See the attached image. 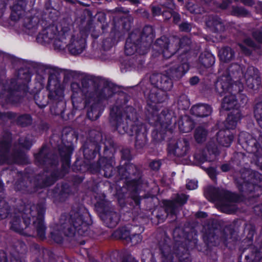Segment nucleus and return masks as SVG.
Masks as SVG:
<instances>
[{"instance_id":"obj_1","label":"nucleus","mask_w":262,"mask_h":262,"mask_svg":"<svg viewBox=\"0 0 262 262\" xmlns=\"http://www.w3.org/2000/svg\"><path fill=\"white\" fill-rule=\"evenodd\" d=\"M110 122L120 134L127 133L130 136L135 134L136 148L141 149L146 144L145 127L138 120L136 112L133 107H126L121 115L115 113L113 108L110 113Z\"/></svg>"},{"instance_id":"obj_2","label":"nucleus","mask_w":262,"mask_h":262,"mask_svg":"<svg viewBox=\"0 0 262 262\" xmlns=\"http://www.w3.org/2000/svg\"><path fill=\"white\" fill-rule=\"evenodd\" d=\"M45 212V207L43 204L36 205L27 204L21 211L11 214L10 229L21 233L29 226L32 220L33 229L36 230L38 236L43 239L46 235V227L43 222Z\"/></svg>"},{"instance_id":"obj_3","label":"nucleus","mask_w":262,"mask_h":262,"mask_svg":"<svg viewBox=\"0 0 262 262\" xmlns=\"http://www.w3.org/2000/svg\"><path fill=\"white\" fill-rule=\"evenodd\" d=\"M189 64L184 61L181 64H174L170 67L166 74L154 73L150 77L151 84L164 92L170 91L173 86L171 77L179 79L189 70Z\"/></svg>"},{"instance_id":"obj_4","label":"nucleus","mask_w":262,"mask_h":262,"mask_svg":"<svg viewBox=\"0 0 262 262\" xmlns=\"http://www.w3.org/2000/svg\"><path fill=\"white\" fill-rule=\"evenodd\" d=\"M54 70L50 67L45 68V72L50 75L47 89L49 91L48 99L51 103L50 110L55 115L63 113L65 106L63 91L60 88L58 81L54 78Z\"/></svg>"},{"instance_id":"obj_5","label":"nucleus","mask_w":262,"mask_h":262,"mask_svg":"<svg viewBox=\"0 0 262 262\" xmlns=\"http://www.w3.org/2000/svg\"><path fill=\"white\" fill-rule=\"evenodd\" d=\"M192 43L191 39L186 36L181 39L177 37L168 38L165 36L157 39L155 45L159 47L165 58H169L178 50L183 49V52H186L190 49Z\"/></svg>"},{"instance_id":"obj_6","label":"nucleus","mask_w":262,"mask_h":262,"mask_svg":"<svg viewBox=\"0 0 262 262\" xmlns=\"http://www.w3.org/2000/svg\"><path fill=\"white\" fill-rule=\"evenodd\" d=\"M11 141V136L9 132H6L0 141V165L4 163L19 164L27 162L26 155L22 149L18 150L17 147L14 151L10 154V144Z\"/></svg>"},{"instance_id":"obj_7","label":"nucleus","mask_w":262,"mask_h":262,"mask_svg":"<svg viewBox=\"0 0 262 262\" xmlns=\"http://www.w3.org/2000/svg\"><path fill=\"white\" fill-rule=\"evenodd\" d=\"M88 215L87 210L83 207L72 210L69 222L64 224L62 227L64 235L72 236L76 231L81 235L84 234L88 229V224L85 221Z\"/></svg>"},{"instance_id":"obj_8","label":"nucleus","mask_w":262,"mask_h":262,"mask_svg":"<svg viewBox=\"0 0 262 262\" xmlns=\"http://www.w3.org/2000/svg\"><path fill=\"white\" fill-rule=\"evenodd\" d=\"M230 88L232 91L238 92L235 95L230 94V129L235 127L236 124L241 117L240 108L246 104L248 99L246 95L239 92L242 91L243 85L238 80L230 82Z\"/></svg>"},{"instance_id":"obj_9","label":"nucleus","mask_w":262,"mask_h":262,"mask_svg":"<svg viewBox=\"0 0 262 262\" xmlns=\"http://www.w3.org/2000/svg\"><path fill=\"white\" fill-rule=\"evenodd\" d=\"M257 179H262V176L258 172L250 173L246 170L241 174V178L238 180L239 189L245 193L254 192L253 196H258L262 194V187L258 184Z\"/></svg>"},{"instance_id":"obj_10","label":"nucleus","mask_w":262,"mask_h":262,"mask_svg":"<svg viewBox=\"0 0 262 262\" xmlns=\"http://www.w3.org/2000/svg\"><path fill=\"white\" fill-rule=\"evenodd\" d=\"M113 91L108 86H105L93 95L90 98L85 100V107L87 109V116L91 120H95L100 116L98 101L107 99L113 95Z\"/></svg>"},{"instance_id":"obj_11","label":"nucleus","mask_w":262,"mask_h":262,"mask_svg":"<svg viewBox=\"0 0 262 262\" xmlns=\"http://www.w3.org/2000/svg\"><path fill=\"white\" fill-rule=\"evenodd\" d=\"M204 194L208 200L215 202L217 207L222 212L229 213V193L227 190L208 186L205 189Z\"/></svg>"},{"instance_id":"obj_12","label":"nucleus","mask_w":262,"mask_h":262,"mask_svg":"<svg viewBox=\"0 0 262 262\" xmlns=\"http://www.w3.org/2000/svg\"><path fill=\"white\" fill-rule=\"evenodd\" d=\"M99 80L95 78L85 77L82 79L81 87H80L78 83L73 82L71 84V89L73 91L72 99L76 98V95L81 93L85 96V100L90 98L93 95L100 90L99 89Z\"/></svg>"},{"instance_id":"obj_13","label":"nucleus","mask_w":262,"mask_h":262,"mask_svg":"<svg viewBox=\"0 0 262 262\" xmlns=\"http://www.w3.org/2000/svg\"><path fill=\"white\" fill-rule=\"evenodd\" d=\"M30 80V75L25 73L23 70L18 72L17 79H12L10 81L9 91H10L8 101L14 103L20 102L21 97L17 94V91H26L27 83Z\"/></svg>"},{"instance_id":"obj_14","label":"nucleus","mask_w":262,"mask_h":262,"mask_svg":"<svg viewBox=\"0 0 262 262\" xmlns=\"http://www.w3.org/2000/svg\"><path fill=\"white\" fill-rule=\"evenodd\" d=\"M72 25L65 22L62 23L57 28L55 37L54 39L53 45L55 50L62 51L69 47L68 39H69L71 36Z\"/></svg>"},{"instance_id":"obj_15","label":"nucleus","mask_w":262,"mask_h":262,"mask_svg":"<svg viewBox=\"0 0 262 262\" xmlns=\"http://www.w3.org/2000/svg\"><path fill=\"white\" fill-rule=\"evenodd\" d=\"M86 35L84 31H75L71 34L69 38L68 50L73 55L81 53L86 47Z\"/></svg>"},{"instance_id":"obj_16","label":"nucleus","mask_w":262,"mask_h":262,"mask_svg":"<svg viewBox=\"0 0 262 262\" xmlns=\"http://www.w3.org/2000/svg\"><path fill=\"white\" fill-rule=\"evenodd\" d=\"M140 34L139 33L132 32L127 39L125 46V53L130 56L138 51L140 54H144L147 50L143 48L142 42L139 40Z\"/></svg>"},{"instance_id":"obj_17","label":"nucleus","mask_w":262,"mask_h":262,"mask_svg":"<svg viewBox=\"0 0 262 262\" xmlns=\"http://www.w3.org/2000/svg\"><path fill=\"white\" fill-rule=\"evenodd\" d=\"M90 141L92 142L89 145L85 144L84 145L83 154L85 157L87 154L90 153L89 157H86L88 159L93 158L95 157V152L97 148L99 149L98 144L102 141V134L101 133L96 131L92 130L90 133Z\"/></svg>"},{"instance_id":"obj_18","label":"nucleus","mask_w":262,"mask_h":262,"mask_svg":"<svg viewBox=\"0 0 262 262\" xmlns=\"http://www.w3.org/2000/svg\"><path fill=\"white\" fill-rule=\"evenodd\" d=\"M189 150V143L186 139H180L174 143L170 144L168 146L169 152L178 157L186 156Z\"/></svg>"},{"instance_id":"obj_19","label":"nucleus","mask_w":262,"mask_h":262,"mask_svg":"<svg viewBox=\"0 0 262 262\" xmlns=\"http://www.w3.org/2000/svg\"><path fill=\"white\" fill-rule=\"evenodd\" d=\"M244 77L247 86L251 89H256L260 85L261 79L258 70L253 67L247 68Z\"/></svg>"},{"instance_id":"obj_20","label":"nucleus","mask_w":262,"mask_h":262,"mask_svg":"<svg viewBox=\"0 0 262 262\" xmlns=\"http://www.w3.org/2000/svg\"><path fill=\"white\" fill-rule=\"evenodd\" d=\"M118 172L122 179L136 181L140 178V172L132 163L125 162V165L118 168Z\"/></svg>"},{"instance_id":"obj_21","label":"nucleus","mask_w":262,"mask_h":262,"mask_svg":"<svg viewBox=\"0 0 262 262\" xmlns=\"http://www.w3.org/2000/svg\"><path fill=\"white\" fill-rule=\"evenodd\" d=\"M188 196L184 194H177L173 201H165L164 205L167 214H175L177 210L185 204Z\"/></svg>"},{"instance_id":"obj_22","label":"nucleus","mask_w":262,"mask_h":262,"mask_svg":"<svg viewBox=\"0 0 262 262\" xmlns=\"http://www.w3.org/2000/svg\"><path fill=\"white\" fill-rule=\"evenodd\" d=\"M36 161L40 165H56L58 162L57 156L49 154L46 147L43 146L40 151L35 155Z\"/></svg>"},{"instance_id":"obj_23","label":"nucleus","mask_w":262,"mask_h":262,"mask_svg":"<svg viewBox=\"0 0 262 262\" xmlns=\"http://www.w3.org/2000/svg\"><path fill=\"white\" fill-rule=\"evenodd\" d=\"M134 32L139 33L140 34L139 40L142 42L144 48L148 49L155 38V33L153 28L150 26H146L144 27L142 32L138 31Z\"/></svg>"},{"instance_id":"obj_24","label":"nucleus","mask_w":262,"mask_h":262,"mask_svg":"<svg viewBox=\"0 0 262 262\" xmlns=\"http://www.w3.org/2000/svg\"><path fill=\"white\" fill-rule=\"evenodd\" d=\"M57 27L51 26L43 30L37 36L36 38L37 41L41 44L49 43L54 39L56 36V33L57 32Z\"/></svg>"},{"instance_id":"obj_25","label":"nucleus","mask_w":262,"mask_h":262,"mask_svg":"<svg viewBox=\"0 0 262 262\" xmlns=\"http://www.w3.org/2000/svg\"><path fill=\"white\" fill-rule=\"evenodd\" d=\"M206 24L210 30L213 32L221 33L225 30L224 22L216 15L209 16Z\"/></svg>"},{"instance_id":"obj_26","label":"nucleus","mask_w":262,"mask_h":262,"mask_svg":"<svg viewBox=\"0 0 262 262\" xmlns=\"http://www.w3.org/2000/svg\"><path fill=\"white\" fill-rule=\"evenodd\" d=\"M102 217L105 225L111 228L116 227L120 220V215L112 208L105 211Z\"/></svg>"},{"instance_id":"obj_27","label":"nucleus","mask_w":262,"mask_h":262,"mask_svg":"<svg viewBox=\"0 0 262 262\" xmlns=\"http://www.w3.org/2000/svg\"><path fill=\"white\" fill-rule=\"evenodd\" d=\"M192 114L199 117H205L210 115L212 112L211 106L206 104H198L191 108Z\"/></svg>"},{"instance_id":"obj_28","label":"nucleus","mask_w":262,"mask_h":262,"mask_svg":"<svg viewBox=\"0 0 262 262\" xmlns=\"http://www.w3.org/2000/svg\"><path fill=\"white\" fill-rule=\"evenodd\" d=\"M156 117L155 120L165 129L168 128L173 122L172 115L167 110L163 111L159 116Z\"/></svg>"},{"instance_id":"obj_29","label":"nucleus","mask_w":262,"mask_h":262,"mask_svg":"<svg viewBox=\"0 0 262 262\" xmlns=\"http://www.w3.org/2000/svg\"><path fill=\"white\" fill-rule=\"evenodd\" d=\"M59 154L63 160L62 169L64 172L68 171L70 167L69 157L72 153V149L70 145L64 146L59 148Z\"/></svg>"},{"instance_id":"obj_30","label":"nucleus","mask_w":262,"mask_h":262,"mask_svg":"<svg viewBox=\"0 0 262 262\" xmlns=\"http://www.w3.org/2000/svg\"><path fill=\"white\" fill-rule=\"evenodd\" d=\"M207 240L208 244H211L213 246H216L217 244H219L221 243L224 244L225 246H227L228 244V235L224 232L221 233L220 239H219L218 237L214 233H210L207 236Z\"/></svg>"},{"instance_id":"obj_31","label":"nucleus","mask_w":262,"mask_h":262,"mask_svg":"<svg viewBox=\"0 0 262 262\" xmlns=\"http://www.w3.org/2000/svg\"><path fill=\"white\" fill-rule=\"evenodd\" d=\"M199 63L205 68L211 67L215 62L213 55L208 51L202 53L199 58Z\"/></svg>"},{"instance_id":"obj_32","label":"nucleus","mask_w":262,"mask_h":262,"mask_svg":"<svg viewBox=\"0 0 262 262\" xmlns=\"http://www.w3.org/2000/svg\"><path fill=\"white\" fill-rule=\"evenodd\" d=\"M218 92L223 95L227 93L229 89V78L228 75L222 76L218 80L216 84Z\"/></svg>"},{"instance_id":"obj_33","label":"nucleus","mask_w":262,"mask_h":262,"mask_svg":"<svg viewBox=\"0 0 262 262\" xmlns=\"http://www.w3.org/2000/svg\"><path fill=\"white\" fill-rule=\"evenodd\" d=\"M166 98V94L162 91L152 90L149 94L148 99L153 103H161Z\"/></svg>"},{"instance_id":"obj_34","label":"nucleus","mask_w":262,"mask_h":262,"mask_svg":"<svg viewBox=\"0 0 262 262\" xmlns=\"http://www.w3.org/2000/svg\"><path fill=\"white\" fill-rule=\"evenodd\" d=\"M208 131L202 126H199L196 128L194 133V138L198 143L204 142L207 139Z\"/></svg>"},{"instance_id":"obj_35","label":"nucleus","mask_w":262,"mask_h":262,"mask_svg":"<svg viewBox=\"0 0 262 262\" xmlns=\"http://www.w3.org/2000/svg\"><path fill=\"white\" fill-rule=\"evenodd\" d=\"M185 7L191 13L202 14L205 11L203 7L198 4L193 3L191 1L187 2Z\"/></svg>"},{"instance_id":"obj_36","label":"nucleus","mask_w":262,"mask_h":262,"mask_svg":"<svg viewBox=\"0 0 262 262\" xmlns=\"http://www.w3.org/2000/svg\"><path fill=\"white\" fill-rule=\"evenodd\" d=\"M26 182L23 180L16 182L15 183V189L17 191H22L24 192L32 193L35 191L36 189L35 188H32L29 185H26Z\"/></svg>"},{"instance_id":"obj_37","label":"nucleus","mask_w":262,"mask_h":262,"mask_svg":"<svg viewBox=\"0 0 262 262\" xmlns=\"http://www.w3.org/2000/svg\"><path fill=\"white\" fill-rule=\"evenodd\" d=\"M34 100L36 104L40 108L45 107L48 103V100L46 99L42 93H37L34 95Z\"/></svg>"},{"instance_id":"obj_38","label":"nucleus","mask_w":262,"mask_h":262,"mask_svg":"<svg viewBox=\"0 0 262 262\" xmlns=\"http://www.w3.org/2000/svg\"><path fill=\"white\" fill-rule=\"evenodd\" d=\"M217 139L223 146L228 147L229 145V137L228 135L225 136V131L221 130L217 133Z\"/></svg>"},{"instance_id":"obj_39","label":"nucleus","mask_w":262,"mask_h":262,"mask_svg":"<svg viewBox=\"0 0 262 262\" xmlns=\"http://www.w3.org/2000/svg\"><path fill=\"white\" fill-rule=\"evenodd\" d=\"M254 114L259 126L262 128V102L256 104Z\"/></svg>"},{"instance_id":"obj_40","label":"nucleus","mask_w":262,"mask_h":262,"mask_svg":"<svg viewBox=\"0 0 262 262\" xmlns=\"http://www.w3.org/2000/svg\"><path fill=\"white\" fill-rule=\"evenodd\" d=\"M9 207L4 200H0V220L5 219L8 214Z\"/></svg>"},{"instance_id":"obj_41","label":"nucleus","mask_w":262,"mask_h":262,"mask_svg":"<svg viewBox=\"0 0 262 262\" xmlns=\"http://www.w3.org/2000/svg\"><path fill=\"white\" fill-rule=\"evenodd\" d=\"M55 196H59L61 198L67 197V195L70 193V188L67 184L61 186V189L59 188L55 189Z\"/></svg>"},{"instance_id":"obj_42","label":"nucleus","mask_w":262,"mask_h":262,"mask_svg":"<svg viewBox=\"0 0 262 262\" xmlns=\"http://www.w3.org/2000/svg\"><path fill=\"white\" fill-rule=\"evenodd\" d=\"M106 165L103 167L104 176L110 178L113 174V167L111 160H105Z\"/></svg>"},{"instance_id":"obj_43","label":"nucleus","mask_w":262,"mask_h":262,"mask_svg":"<svg viewBox=\"0 0 262 262\" xmlns=\"http://www.w3.org/2000/svg\"><path fill=\"white\" fill-rule=\"evenodd\" d=\"M229 49L228 47L222 48L219 51V56L221 61L224 63H228L229 61V57L228 56Z\"/></svg>"},{"instance_id":"obj_44","label":"nucleus","mask_w":262,"mask_h":262,"mask_svg":"<svg viewBox=\"0 0 262 262\" xmlns=\"http://www.w3.org/2000/svg\"><path fill=\"white\" fill-rule=\"evenodd\" d=\"M194 158L199 163H203L208 161L207 157L204 150L197 151L194 155Z\"/></svg>"},{"instance_id":"obj_45","label":"nucleus","mask_w":262,"mask_h":262,"mask_svg":"<svg viewBox=\"0 0 262 262\" xmlns=\"http://www.w3.org/2000/svg\"><path fill=\"white\" fill-rule=\"evenodd\" d=\"M32 145V142L28 137H21L19 140V148L29 149Z\"/></svg>"},{"instance_id":"obj_46","label":"nucleus","mask_w":262,"mask_h":262,"mask_svg":"<svg viewBox=\"0 0 262 262\" xmlns=\"http://www.w3.org/2000/svg\"><path fill=\"white\" fill-rule=\"evenodd\" d=\"M231 14L239 16H246L249 14V12L242 7H232Z\"/></svg>"},{"instance_id":"obj_47","label":"nucleus","mask_w":262,"mask_h":262,"mask_svg":"<svg viewBox=\"0 0 262 262\" xmlns=\"http://www.w3.org/2000/svg\"><path fill=\"white\" fill-rule=\"evenodd\" d=\"M178 251H181L183 253L184 251H185V248L183 247H179V249L178 250H176L174 251V253L178 257L180 261L181 262H191L190 258L188 257V254L183 253V255L184 256V257H182L180 253Z\"/></svg>"},{"instance_id":"obj_48","label":"nucleus","mask_w":262,"mask_h":262,"mask_svg":"<svg viewBox=\"0 0 262 262\" xmlns=\"http://www.w3.org/2000/svg\"><path fill=\"white\" fill-rule=\"evenodd\" d=\"M17 122L21 126H27L31 123V117L28 115H22L17 119Z\"/></svg>"},{"instance_id":"obj_49","label":"nucleus","mask_w":262,"mask_h":262,"mask_svg":"<svg viewBox=\"0 0 262 262\" xmlns=\"http://www.w3.org/2000/svg\"><path fill=\"white\" fill-rule=\"evenodd\" d=\"M178 103L182 109H187L189 106V101L185 95H183L179 97Z\"/></svg>"},{"instance_id":"obj_50","label":"nucleus","mask_w":262,"mask_h":262,"mask_svg":"<svg viewBox=\"0 0 262 262\" xmlns=\"http://www.w3.org/2000/svg\"><path fill=\"white\" fill-rule=\"evenodd\" d=\"M119 237L121 239L129 241V237L131 236L130 231L125 227H123L118 231Z\"/></svg>"},{"instance_id":"obj_51","label":"nucleus","mask_w":262,"mask_h":262,"mask_svg":"<svg viewBox=\"0 0 262 262\" xmlns=\"http://www.w3.org/2000/svg\"><path fill=\"white\" fill-rule=\"evenodd\" d=\"M161 252L164 257L168 260H171L170 248L168 245H165L160 248Z\"/></svg>"},{"instance_id":"obj_52","label":"nucleus","mask_w":262,"mask_h":262,"mask_svg":"<svg viewBox=\"0 0 262 262\" xmlns=\"http://www.w3.org/2000/svg\"><path fill=\"white\" fill-rule=\"evenodd\" d=\"M229 110V97L225 96L222 102L221 113H223L224 111H228Z\"/></svg>"},{"instance_id":"obj_53","label":"nucleus","mask_w":262,"mask_h":262,"mask_svg":"<svg viewBox=\"0 0 262 262\" xmlns=\"http://www.w3.org/2000/svg\"><path fill=\"white\" fill-rule=\"evenodd\" d=\"M229 4V0H222L221 3L216 2H213V5L216 8L221 10L226 9Z\"/></svg>"},{"instance_id":"obj_54","label":"nucleus","mask_w":262,"mask_h":262,"mask_svg":"<svg viewBox=\"0 0 262 262\" xmlns=\"http://www.w3.org/2000/svg\"><path fill=\"white\" fill-rule=\"evenodd\" d=\"M179 27L180 31L188 32L191 30L192 24L187 21H184L179 25Z\"/></svg>"},{"instance_id":"obj_55","label":"nucleus","mask_w":262,"mask_h":262,"mask_svg":"<svg viewBox=\"0 0 262 262\" xmlns=\"http://www.w3.org/2000/svg\"><path fill=\"white\" fill-rule=\"evenodd\" d=\"M51 237L57 243H61L63 239L61 233H59L57 231H54L51 232Z\"/></svg>"},{"instance_id":"obj_56","label":"nucleus","mask_w":262,"mask_h":262,"mask_svg":"<svg viewBox=\"0 0 262 262\" xmlns=\"http://www.w3.org/2000/svg\"><path fill=\"white\" fill-rule=\"evenodd\" d=\"M129 62V64L131 63L133 64V66L135 68H137V69L139 70L142 68V66L144 65L145 63V61L143 59L142 57L140 56L138 58V60L136 61L135 63H134L132 60H130Z\"/></svg>"},{"instance_id":"obj_57","label":"nucleus","mask_w":262,"mask_h":262,"mask_svg":"<svg viewBox=\"0 0 262 262\" xmlns=\"http://www.w3.org/2000/svg\"><path fill=\"white\" fill-rule=\"evenodd\" d=\"M121 158L125 160H130L131 159V155L130 150L128 148L123 149L121 151Z\"/></svg>"},{"instance_id":"obj_58","label":"nucleus","mask_w":262,"mask_h":262,"mask_svg":"<svg viewBox=\"0 0 262 262\" xmlns=\"http://www.w3.org/2000/svg\"><path fill=\"white\" fill-rule=\"evenodd\" d=\"M141 237L140 234H134L131 235L129 237V241L134 245L137 244L141 241Z\"/></svg>"},{"instance_id":"obj_59","label":"nucleus","mask_w":262,"mask_h":262,"mask_svg":"<svg viewBox=\"0 0 262 262\" xmlns=\"http://www.w3.org/2000/svg\"><path fill=\"white\" fill-rule=\"evenodd\" d=\"M151 10L154 16H158L162 14V9L159 6H151Z\"/></svg>"},{"instance_id":"obj_60","label":"nucleus","mask_w":262,"mask_h":262,"mask_svg":"<svg viewBox=\"0 0 262 262\" xmlns=\"http://www.w3.org/2000/svg\"><path fill=\"white\" fill-rule=\"evenodd\" d=\"M253 37L257 40L258 42L260 43H262V32L256 31L253 32L252 33Z\"/></svg>"},{"instance_id":"obj_61","label":"nucleus","mask_w":262,"mask_h":262,"mask_svg":"<svg viewBox=\"0 0 262 262\" xmlns=\"http://www.w3.org/2000/svg\"><path fill=\"white\" fill-rule=\"evenodd\" d=\"M56 180V179L54 177L52 176L51 178L49 177L46 179L45 181H43L42 184V186H48L51 184H52Z\"/></svg>"},{"instance_id":"obj_62","label":"nucleus","mask_w":262,"mask_h":262,"mask_svg":"<svg viewBox=\"0 0 262 262\" xmlns=\"http://www.w3.org/2000/svg\"><path fill=\"white\" fill-rule=\"evenodd\" d=\"M197 186V182L193 180L189 181L186 184L187 188L189 190L195 189Z\"/></svg>"},{"instance_id":"obj_63","label":"nucleus","mask_w":262,"mask_h":262,"mask_svg":"<svg viewBox=\"0 0 262 262\" xmlns=\"http://www.w3.org/2000/svg\"><path fill=\"white\" fill-rule=\"evenodd\" d=\"M20 3L21 4L20 5L18 4H16L13 6V9L14 11H16L18 12L24 10L26 4L25 2L23 1H21Z\"/></svg>"},{"instance_id":"obj_64","label":"nucleus","mask_w":262,"mask_h":262,"mask_svg":"<svg viewBox=\"0 0 262 262\" xmlns=\"http://www.w3.org/2000/svg\"><path fill=\"white\" fill-rule=\"evenodd\" d=\"M161 166V162L159 161H154L150 163V168L155 170H158Z\"/></svg>"}]
</instances>
